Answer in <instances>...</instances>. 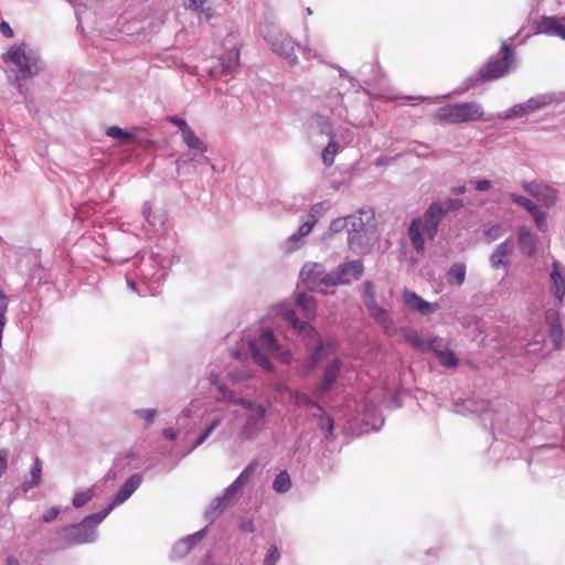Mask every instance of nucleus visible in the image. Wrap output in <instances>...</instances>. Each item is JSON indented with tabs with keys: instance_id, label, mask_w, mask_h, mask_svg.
<instances>
[{
	"instance_id": "obj_52",
	"label": "nucleus",
	"mask_w": 565,
	"mask_h": 565,
	"mask_svg": "<svg viewBox=\"0 0 565 565\" xmlns=\"http://www.w3.org/2000/svg\"><path fill=\"white\" fill-rule=\"evenodd\" d=\"M439 363L443 366L446 367H455L458 365V359L455 355V353L448 349H445L444 351L439 352V355L437 356Z\"/></svg>"
},
{
	"instance_id": "obj_39",
	"label": "nucleus",
	"mask_w": 565,
	"mask_h": 565,
	"mask_svg": "<svg viewBox=\"0 0 565 565\" xmlns=\"http://www.w3.org/2000/svg\"><path fill=\"white\" fill-rule=\"evenodd\" d=\"M291 488L290 476L287 470L280 471L274 479L273 489L277 493H286Z\"/></svg>"
},
{
	"instance_id": "obj_3",
	"label": "nucleus",
	"mask_w": 565,
	"mask_h": 565,
	"mask_svg": "<svg viewBox=\"0 0 565 565\" xmlns=\"http://www.w3.org/2000/svg\"><path fill=\"white\" fill-rule=\"evenodd\" d=\"M276 312L298 335L308 341L307 345L315 344L310 354L300 360L298 364L299 375L308 377L322 361L327 352V345L322 343L318 331L308 322L301 321L288 303H279L276 307Z\"/></svg>"
},
{
	"instance_id": "obj_28",
	"label": "nucleus",
	"mask_w": 565,
	"mask_h": 565,
	"mask_svg": "<svg viewBox=\"0 0 565 565\" xmlns=\"http://www.w3.org/2000/svg\"><path fill=\"white\" fill-rule=\"evenodd\" d=\"M209 162H210V160L204 153L196 152V151L195 152H192V151L183 152L182 154L179 156V158L175 161L177 172L179 174L188 172V168L191 163L202 166V164H207Z\"/></svg>"
},
{
	"instance_id": "obj_53",
	"label": "nucleus",
	"mask_w": 565,
	"mask_h": 565,
	"mask_svg": "<svg viewBox=\"0 0 565 565\" xmlns=\"http://www.w3.org/2000/svg\"><path fill=\"white\" fill-rule=\"evenodd\" d=\"M253 376L252 371L248 367L231 370L228 377L234 383H242L248 381Z\"/></svg>"
},
{
	"instance_id": "obj_12",
	"label": "nucleus",
	"mask_w": 565,
	"mask_h": 565,
	"mask_svg": "<svg viewBox=\"0 0 565 565\" xmlns=\"http://www.w3.org/2000/svg\"><path fill=\"white\" fill-rule=\"evenodd\" d=\"M514 36L502 42L500 58H490L482 67V76L487 82L499 79L515 68V54L512 49Z\"/></svg>"
},
{
	"instance_id": "obj_37",
	"label": "nucleus",
	"mask_w": 565,
	"mask_h": 565,
	"mask_svg": "<svg viewBox=\"0 0 565 565\" xmlns=\"http://www.w3.org/2000/svg\"><path fill=\"white\" fill-rule=\"evenodd\" d=\"M290 396L294 398L295 403L299 407L305 408H313L319 411L322 414V406L316 402L312 397H310L307 393L301 391H291Z\"/></svg>"
},
{
	"instance_id": "obj_43",
	"label": "nucleus",
	"mask_w": 565,
	"mask_h": 565,
	"mask_svg": "<svg viewBox=\"0 0 565 565\" xmlns=\"http://www.w3.org/2000/svg\"><path fill=\"white\" fill-rule=\"evenodd\" d=\"M529 115L525 103L516 104L499 115L500 119H513Z\"/></svg>"
},
{
	"instance_id": "obj_29",
	"label": "nucleus",
	"mask_w": 565,
	"mask_h": 565,
	"mask_svg": "<svg viewBox=\"0 0 565 565\" xmlns=\"http://www.w3.org/2000/svg\"><path fill=\"white\" fill-rule=\"evenodd\" d=\"M423 221L420 217L414 218L408 226V237L412 246L418 254H423L425 250V242L422 234Z\"/></svg>"
},
{
	"instance_id": "obj_9",
	"label": "nucleus",
	"mask_w": 565,
	"mask_h": 565,
	"mask_svg": "<svg viewBox=\"0 0 565 565\" xmlns=\"http://www.w3.org/2000/svg\"><path fill=\"white\" fill-rule=\"evenodd\" d=\"M258 467L257 460H252L238 475V477L224 489L223 493L216 497L205 512L206 519L213 521L225 510L227 504L246 487L252 480Z\"/></svg>"
},
{
	"instance_id": "obj_47",
	"label": "nucleus",
	"mask_w": 565,
	"mask_h": 565,
	"mask_svg": "<svg viewBox=\"0 0 565 565\" xmlns=\"http://www.w3.org/2000/svg\"><path fill=\"white\" fill-rule=\"evenodd\" d=\"M530 215L532 216L537 230L542 233L547 231L546 213L541 211L536 205L534 210H531Z\"/></svg>"
},
{
	"instance_id": "obj_15",
	"label": "nucleus",
	"mask_w": 565,
	"mask_h": 565,
	"mask_svg": "<svg viewBox=\"0 0 565 565\" xmlns=\"http://www.w3.org/2000/svg\"><path fill=\"white\" fill-rule=\"evenodd\" d=\"M491 427L500 431H505L513 438H523L526 431V420L520 414H513L509 418H504L502 412H497L491 419Z\"/></svg>"
},
{
	"instance_id": "obj_35",
	"label": "nucleus",
	"mask_w": 565,
	"mask_h": 565,
	"mask_svg": "<svg viewBox=\"0 0 565 565\" xmlns=\"http://www.w3.org/2000/svg\"><path fill=\"white\" fill-rule=\"evenodd\" d=\"M366 309L370 316L381 323L386 330L393 327L394 323L388 311L380 307L377 302L366 306Z\"/></svg>"
},
{
	"instance_id": "obj_25",
	"label": "nucleus",
	"mask_w": 565,
	"mask_h": 565,
	"mask_svg": "<svg viewBox=\"0 0 565 565\" xmlns=\"http://www.w3.org/2000/svg\"><path fill=\"white\" fill-rule=\"evenodd\" d=\"M403 298L409 309L419 312L423 316L430 315L439 309V305L437 302H428L412 290H405Z\"/></svg>"
},
{
	"instance_id": "obj_18",
	"label": "nucleus",
	"mask_w": 565,
	"mask_h": 565,
	"mask_svg": "<svg viewBox=\"0 0 565 565\" xmlns=\"http://www.w3.org/2000/svg\"><path fill=\"white\" fill-rule=\"evenodd\" d=\"M342 361L335 359L324 369L320 382L315 387V397L321 398L331 391V388L338 381V377L342 370Z\"/></svg>"
},
{
	"instance_id": "obj_10",
	"label": "nucleus",
	"mask_w": 565,
	"mask_h": 565,
	"mask_svg": "<svg viewBox=\"0 0 565 565\" xmlns=\"http://www.w3.org/2000/svg\"><path fill=\"white\" fill-rule=\"evenodd\" d=\"M260 32L274 53L285 58L290 65L298 64V57L295 54L296 41L288 32L274 22L267 21L262 25Z\"/></svg>"
},
{
	"instance_id": "obj_32",
	"label": "nucleus",
	"mask_w": 565,
	"mask_h": 565,
	"mask_svg": "<svg viewBox=\"0 0 565 565\" xmlns=\"http://www.w3.org/2000/svg\"><path fill=\"white\" fill-rule=\"evenodd\" d=\"M42 478V461L39 457H35L33 460V465L30 470V479H26L22 482L21 489L23 492H29L34 487H38L41 482Z\"/></svg>"
},
{
	"instance_id": "obj_27",
	"label": "nucleus",
	"mask_w": 565,
	"mask_h": 565,
	"mask_svg": "<svg viewBox=\"0 0 565 565\" xmlns=\"http://www.w3.org/2000/svg\"><path fill=\"white\" fill-rule=\"evenodd\" d=\"M562 98L555 93L539 94L529 98L525 103L529 114L543 110L552 105H557Z\"/></svg>"
},
{
	"instance_id": "obj_8",
	"label": "nucleus",
	"mask_w": 565,
	"mask_h": 565,
	"mask_svg": "<svg viewBox=\"0 0 565 565\" xmlns=\"http://www.w3.org/2000/svg\"><path fill=\"white\" fill-rule=\"evenodd\" d=\"M198 413V403L191 402L189 406L182 409L177 419L178 425L188 430L191 429V426L188 423L189 419H194L195 417H199L204 423V427L198 434L196 438L193 440L191 447L188 449L185 455L192 452L194 449L202 446L212 436L215 429L223 424L225 419V413L216 408L205 411L200 415Z\"/></svg>"
},
{
	"instance_id": "obj_20",
	"label": "nucleus",
	"mask_w": 565,
	"mask_h": 565,
	"mask_svg": "<svg viewBox=\"0 0 565 565\" xmlns=\"http://www.w3.org/2000/svg\"><path fill=\"white\" fill-rule=\"evenodd\" d=\"M550 279L551 294L557 301V305L561 306L565 297V267L562 266L557 260L552 263Z\"/></svg>"
},
{
	"instance_id": "obj_4",
	"label": "nucleus",
	"mask_w": 565,
	"mask_h": 565,
	"mask_svg": "<svg viewBox=\"0 0 565 565\" xmlns=\"http://www.w3.org/2000/svg\"><path fill=\"white\" fill-rule=\"evenodd\" d=\"M4 63H10L14 67L11 70L14 85L20 94H24L21 82L32 79L44 70V62L39 52L26 43H20L9 47L2 55Z\"/></svg>"
},
{
	"instance_id": "obj_11",
	"label": "nucleus",
	"mask_w": 565,
	"mask_h": 565,
	"mask_svg": "<svg viewBox=\"0 0 565 565\" xmlns=\"http://www.w3.org/2000/svg\"><path fill=\"white\" fill-rule=\"evenodd\" d=\"M483 116V108L476 102L457 103L439 107L434 119L438 122L446 124H462L481 119Z\"/></svg>"
},
{
	"instance_id": "obj_57",
	"label": "nucleus",
	"mask_w": 565,
	"mask_h": 565,
	"mask_svg": "<svg viewBox=\"0 0 565 565\" xmlns=\"http://www.w3.org/2000/svg\"><path fill=\"white\" fill-rule=\"evenodd\" d=\"M509 198L514 204L522 206L527 212H530L531 210H534L535 204L530 199H527L523 195L510 193Z\"/></svg>"
},
{
	"instance_id": "obj_62",
	"label": "nucleus",
	"mask_w": 565,
	"mask_h": 565,
	"mask_svg": "<svg viewBox=\"0 0 565 565\" xmlns=\"http://www.w3.org/2000/svg\"><path fill=\"white\" fill-rule=\"evenodd\" d=\"M316 224L315 220L307 218L297 230L298 235L306 238L311 233Z\"/></svg>"
},
{
	"instance_id": "obj_16",
	"label": "nucleus",
	"mask_w": 565,
	"mask_h": 565,
	"mask_svg": "<svg viewBox=\"0 0 565 565\" xmlns=\"http://www.w3.org/2000/svg\"><path fill=\"white\" fill-rule=\"evenodd\" d=\"M328 273L324 271V268L319 263H306L299 274L301 281L309 289H319L324 292L323 286L327 287V278Z\"/></svg>"
},
{
	"instance_id": "obj_33",
	"label": "nucleus",
	"mask_w": 565,
	"mask_h": 565,
	"mask_svg": "<svg viewBox=\"0 0 565 565\" xmlns=\"http://www.w3.org/2000/svg\"><path fill=\"white\" fill-rule=\"evenodd\" d=\"M467 267L463 263H455L450 266L446 274V279L449 285L460 287L466 279Z\"/></svg>"
},
{
	"instance_id": "obj_30",
	"label": "nucleus",
	"mask_w": 565,
	"mask_h": 565,
	"mask_svg": "<svg viewBox=\"0 0 565 565\" xmlns=\"http://www.w3.org/2000/svg\"><path fill=\"white\" fill-rule=\"evenodd\" d=\"M546 321L550 326V335L556 349H559L564 340V331L556 313L547 312Z\"/></svg>"
},
{
	"instance_id": "obj_17",
	"label": "nucleus",
	"mask_w": 565,
	"mask_h": 565,
	"mask_svg": "<svg viewBox=\"0 0 565 565\" xmlns=\"http://www.w3.org/2000/svg\"><path fill=\"white\" fill-rule=\"evenodd\" d=\"M142 475L141 473H135L130 476L125 483L120 487L118 492L115 494L110 503L104 508L102 511L105 513L106 516L109 515V513L116 508L125 503L132 493L140 487L142 483Z\"/></svg>"
},
{
	"instance_id": "obj_58",
	"label": "nucleus",
	"mask_w": 565,
	"mask_h": 565,
	"mask_svg": "<svg viewBox=\"0 0 565 565\" xmlns=\"http://www.w3.org/2000/svg\"><path fill=\"white\" fill-rule=\"evenodd\" d=\"M280 559V552L276 545H270L267 548L263 565H276Z\"/></svg>"
},
{
	"instance_id": "obj_41",
	"label": "nucleus",
	"mask_w": 565,
	"mask_h": 565,
	"mask_svg": "<svg viewBox=\"0 0 565 565\" xmlns=\"http://www.w3.org/2000/svg\"><path fill=\"white\" fill-rule=\"evenodd\" d=\"M405 340L416 349L420 351H427V341L422 338L418 331L416 330H406L404 334Z\"/></svg>"
},
{
	"instance_id": "obj_23",
	"label": "nucleus",
	"mask_w": 565,
	"mask_h": 565,
	"mask_svg": "<svg viewBox=\"0 0 565 565\" xmlns=\"http://www.w3.org/2000/svg\"><path fill=\"white\" fill-rule=\"evenodd\" d=\"M444 217L439 202H434L426 210L423 221V228L429 239H434L438 233V226Z\"/></svg>"
},
{
	"instance_id": "obj_49",
	"label": "nucleus",
	"mask_w": 565,
	"mask_h": 565,
	"mask_svg": "<svg viewBox=\"0 0 565 565\" xmlns=\"http://www.w3.org/2000/svg\"><path fill=\"white\" fill-rule=\"evenodd\" d=\"M95 497L93 489H88L86 491L76 492L73 497L72 503L73 507L79 509L87 504Z\"/></svg>"
},
{
	"instance_id": "obj_22",
	"label": "nucleus",
	"mask_w": 565,
	"mask_h": 565,
	"mask_svg": "<svg viewBox=\"0 0 565 565\" xmlns=\"http://www.w3.org/2000/svg\"><path fill=\"white\" fill-rule=\"evenodd\" d=\"M524 189L546 207L553 206L557 201V191L542 183H526Z\"/></svg>"
},
{
	"instance_id": "obj_19",
	"label": "nucleus",
	"mask_w": 565,
	"mask_h": 565,
	"mask_svg": "<svg viewBox=\"0 0 565 565\" xmlns=\"http://www.w3.org/2000/svg\"><path fill=\"white\" fill-rule=\"evenodd\" d=\"M207 527H204L191 535L180 539L173 545L170 557L172 559H180L186 556L206 535Z\"/></svg>"
},
{
	"instance_id": "obj_48",
	"label": "nucleus",
	"mask_w": 565,
	"mask_h": 565,
	"mask_svg": "<svg viewBox=\"0 0 565 565\" xmlns=\"http://www.w3.org/2000/svg\"><path fill=\"white\" fill-rule=\"evenodd\" d=\"M319 414L321 415V418L318 422V426L320 427L321 430H323L326 433V438L330 439L332 437L333 427H334L333 418L330 417L323 408H322V414L321 413H319Z\"/></svg>"
},
{
	"instance_id": "obj_14",
	"label": "nucleus",
	"mask_w": 565,
	"mask_h": 565,
	"mask_svg": "<svg viewBox=\"0 0 565 565\" xmlns=\"http://www.w3.org/2000/svg\"><path fill=\"white\" fill-rule=\"evenodd\" d=\"M239 68V50L236 45H232L224 54H222L213 65L206 71L213 78H221L224 75H234Z\"/></svg>"
},
{
	"instance_id": "obj_50",
	"label": "nucleus",
	"mask_w": 565,
	"mask_h": 565,
	"mask_svg": "<svg viewBox=\"0 0 565 565\" xmlns=\"http://www.w3.org/2000/svg\"><path fill=\"white\" fill-rule=\"evenodd\" d=\"M305 244V238L298 235L297 231L291 234L284 243V248L287 253H292L299 249Z\"/></svg>"
},
{
	"instance_id": "obj_21",
	"label": "nucleus",
	"mask_w": 565,
	"mask_h": 565,
	"mask_svg": "<svg viewBox=\"0 0 565 565\" xmlns=\"http://www.w3.org/2000/svg\"><path fill=\"white\" fill-rule=\"evenodd\" d=\"M516 243L522 255L533 258L537 249V236L526 226H520L516 231Z\"/></svg>"
},
{
	"instance_id": "obj_31",
	"label": "nucleus",
	"mask_w": 565,
	"mask_h": 565,
	"mask_svg": "<svg viewBox=\"0 0 565 565\" xmlns=\"http://www.w3.org/2000/svg\"><path fill=\"white\" fill-rule=\"evenodd\" d=\"M309 127L311 129H316L321 135L328 136L329 138L331 136H335L331 119L328 116L313 114L309 119Z\"/></svg>"
},
{
	"instance_id": "obj_64",
	"label": "nucleus",
	"mask_w": 565,
	"mask_h": 565,
	"mask_svg": "<svg viewBox=\"0 0 565 565\" xmlns=\"http://www.w3.org/2000/svg\"><path fill=\"white\" fill-rule=\"evenodd\" d=\"M9 300L8 297L0 290V324L7 323V310H8Z\"/></svg>"
},
{
	"instance_id": "obj_40",
	"label": "nucleus",
	"mask_w": 565,
	"mask_h": 565,
	"mask_svg": "<svg viewBox=\"0 0 565 565\" xmlns=\"http://www.w3.org/2000/svg\"><path fill=\"white\" fill-rule=\"evenodd\" d=\"M338 149H339V145L335 141V136H331L329 138L328 145L322 150V154H321L322 161L327 167H330L333 164Z\"/></svg>"
},
{
	"instance_id": "obj_56",
	"label": "nucleus",
	"mask_w": 565,
	"mask_h": 565,
	"mask_svg": "<svg viewBox=\"0 0 565 565\" xmlns=\"http://www.w3.org/2000/svg\"><path fill=\"white\" fill-rule=\"evenodd\" d=\"M329 209L328 202H318L313 204L309 211L308 218L315 220V223L319 221V218L327 212Z\"/></svg>"
},
{
	"instance_id": "obj_51",
	"label": "nucleus",
	"mask_w": 565,
	"mask_h": 565,
	"mask_svg": "<svg viewBox=\"0 0 565 565\" xmlns=\"http://www.w3.org/2000/svg\"><path fill=\"white\" fill-rule=\"evenodd\" d=\"M106 135L108 137H111L114 139H117L119 141H124V142L131 140L134 137L131 132L124 130L118 126L108 127L106 130Z\"/></svg>"
},
{
	"instance_id": "obj_45",
	"label": "nucleus",
	"mask_w": 565,
	"mask_h": 565,
	"mask_svg": "<svg viewBox=\"0 0 565 565\" xmlns=\"http://www.w3.org/2000/svg\"><path fill=\"white\" fill-rule=\"evenodd\" d=\"M503 232V225L500 223L489 224L483 227V235L489 243L499 239Z\"/></svg>"
},
{
	"instance_id": "obj_44",
	"label": "nucleus",
	"mask_w": 565,
	"mask_h": 565,
	"mask_svg": "<svg viewBox=\"0 0 565 565\" xmlns=\"http://www.w3.org/2000/svg\"><path fill=\"white\" fill-rule=\"evenodd\" d=\"M190 8L199 12V14L206 20L213 17V10L207 0H190Z\"/></svg>"
},
{
	"instance_id": "obj_2",
	"label": "nucleus",
	"mask_w": 565,
	"mask_h": 565,
	"mask_svg": "<svg viewBox=\"0 0 565 565\" xmlns=\"http://www.w3.org/2000/svg\"><path fill=\"white\" fill-rule=\"evenodd\" d=\"M166 275L164 259L159 254H143L134 262V268L126 273L127 287L142 297L153 296L159 292Z\"/></svg>"
},
{
	"instance_id": "obj_46",
	"label": "nucleus",
	"mask_w": 565,
	"mask_h": 565,
	"mask_svg": "<svg viewBox=\"0 0 565 565\" xmlns=\"http://www.w3.org/2000/svg\"><path fill=\"white\" fill-rule=\"evenodd\" d=\"M134 414L145 422L143 427L149 428L157 416V409L154 408H137Z\"/></svg>"
},
{
	"instance_id": "obj_61",
	"label": "nucleus",
	"mask_w": 565,
	"mask_h": 565,
	"mask_svg": "<svg viewBox=\"0 0 565 565\" xmlns=\"http://www.w3.org/2000/svg\"><path fill=\"white\" fill-rule=\"evenodd\" d=\"M168 121L179 129L181 136L184 135L185 131L191 129V127L188 125V122L181 117L171 116L168 118Z\"/></svg>"
},
{
	"instance_id": "obj_55",
	"label": "nucleus",
	"mask_w": 565,
	"mask_h": 565,
	"mask_svg": "<svg viewBox=\"0 0 565 565\" xmlns=\"http://www.w3.org/2000/svg\"><path fill=\"white\" fill-rule=\"evenodd\" d=\"M362 300L365 307L376 302L374 286L370 280H366L363 284Z\"/></svg>"
},
{
	"instance_id": "obj_36",
	"label": "nucleus",
	"mask_w": 565,
	"mask_h": 565,
	"mask_svg": "<svg viewBox=\"0 0 565 565\" xmlns=\"http://www.w3.org/2000/svg\"><path fill=\"white\" fill-rule=\"evenodd\" d=\"M297 306L303 311L306 318L312 319L316 316V300L312 296L299 292L296 296Z\"/></svg>"
},
{
	"instance_id": "obj_5",
	"label": "nucleus",
	"mask_w": 565,
	"mask_h": 565,
	"mask_svg": "<svg viewBox=\"0 0 565 565\" xmlns=\"http://www.w3.org/2000/svg\"><path fill=\"white\" fill-rule=\"evenodd\" d=\"M248 350L254 362L266 372L273 373L275 366L269 356L277 358L284 364L292 362V353L285 348L274 334L273 330L264 328L259 334L248 340Z\"/></svg>"
},
{
	"instance_id": "obj_7",
	"label": "nucleus",
	"mask_w": 565,
	"mask_h": 565,
	"mask_svg": "<svg viewBox=\"0 0 565 565\" xmlns=\"http://www.w3.org/2000/svg\"><path fill=\"white\" fill-rule=\"evenodd\" d=\"M348 245L356 254L365 253L375 241V215L374 211L363 207L358 213L349 215Z\"/></svg>"
},
{
	"instance_id": "obj_59",
	"label": "nucleus",
	"mask_w": 565,
	"mask_h": 565,
	"mask_svg": "<svg viewBox=\"0 0 565 565\" xmlns=\"http://www.w3.org/2000/svg\"><path fill=\"white\" fill-rule=\"evenodd\" d=\"M349 222V215L345 217H338L330 223L329 231L331 233H340L345 228L348 230Z\"/></svg>"
},
{
	"instance_id": "obj_34",
	"label": "nucleus",
	"mask_w": 565,
	"mask_h": 565,
	"mask_svg": "<svg viewBox=\"0 0 565 565\" xmlns=\"http://www.w3.org/2000/svg\"><path fill=\"white\" fill-rule=\"evenodd\" d=\"M142 217L148 224L147 231H157L158 226H162L164 223L163 214H156L152 212L151 204L149 202H145L142 205Z\"/></svg>"
},
{
	"instance_id": "obj_24",
	"label": "nucleus",
	"mask_w": 565,
	"mask_h": 565,
	"mask_svg": "<svg viewBox=\"0 0 565 565\" xmlns=\"http://www.w3.org/2000/svg\"><path fill=\"white\" fill-rule=\"evenodd\" d=\"M537 33L559 36L565 40V18L564 17H542L536 22Z\"/></svg>"
},
{
	"instance_id": "obj_6",
	"label": "nucleus",
	"mask_w": 565,
	"mask_h": 565,
	"mask_svg": "<svg viewBox=\"0 0 565 565\" xmlns=\"http://www.w3.org/2000/svg\"><path fill=\"white\" fill-rule=\"evenodd\" d=\"M107 516L103 511L85 516L79 523L68 524L56 531L55 543L57 548H67L75 545L96 542L98 537L97 526Z\"/></svg>"
},
{
	"instance_id": "obj_60",
	"label": "nucleus",
	"mask_w": 565,
	"mask_h": 565,
	"mask_svg": "<svg viewBox=\"0 0 565 565\" xmlns=\"http://www.w3.org/2000/svg\"><path fill=\"white\" fill-rule=\"evenodd\" d=\"M427 350H431L436 353V355H439L440 351H444L446 348L444 339L439 337H434L427 341Z\"/></svg>"
},
{
	"instance_id": "obj_42",
	"label": "nucleus",
	"mask_w": 565,
	"mask_h": 565,
	"mask_svg": "<svg viewBox=\"0 0 565 565\" xmlns=\"http://www.w3.org/2000/svg\"><path fill=\"white\" fill-rule=\"evenodd\" d=\"M483 82H487V81L483 78L482 71L480 68L478 71V73L467 77L463 81L462 86H460L458 89H456L454 94H462V93L469 90L470 88L476 87L477 85H479L480 83H483Z\"/></svg>"
},
{
	"instance_id": "obj_1",
	"label": "nucleus",
	"mask_w": 565,
	"mask_h": 565,
	"mask_svg": "<svg viewBox=\"0 0 565 565\" xmlns=\"http://www.w3.org/2000/svg\"><path fill=\"white\" fill-rule=\"evenodd\" d=\"M210 383L221 393V401L238 405L245 409L242 424L237 430V439L241 443L253 441L266 429L268 424V409L270 404L258 403L254 399L239 397L236 393L222 384L213 372L210 374Z\"/></svg>"
},
{
	"instance_id": "obj_26",
	"label": "nucleus",
	"mask_w": 565,
	"mask_h": 565,
	"mask_svg": "<svg viewBox=\"0 0 565 565\" xmlns=\"http://www.w3.org/2000/svg\"><path fill=\"white\" fill-rule=\"evenodd\" d=\"M514 250V243L511 239H505L504 242L498 244L490 255L489 262L490 266L493 269L508 268L509 266V256Z\"/></svg>"
},
{
	"instance_id": "obj_13",
	"label": "nucleus",
	"mask_w": 565,
	"mask_h": 565,
	"mask_svg": "<svg viewBox=\"0 0 565 565\" xmlns=\"http://www.w3.org/2000/svg\"><path fill=\"white\" fill-rule=\"evenodd\" d=\"M363 263L361 260H350L339 265L337 268L328 273L327 288L339 285L351 284L352 279H360L363 275Z\"/></svg>"
},
{
	"instance_id": "obj_54",
	"label": "nucleus",
	"mask_w": 565,
	"mask_h": 565,
	"mask_svg": "<svg viewBox=\"0 0 565 565\" xmlns=\"http://www.w3.org/2000/svg\"><path fill=\"white\" fill-rule=\"evenodd\" d=\"M439 206L443 210L444 216L454 211H458L463 206V201L461 199H447L443 202H439Z\"/></svg>"
},
{
	"instance_id": "obj_38",
	"label": "nucleus",
	"mask_w": 565,
	"mask_h": 565,
	"mask_svg": "<svg viewBox=\"0 0 565 565\" xmlns=\"http://www.w3.org/2000/svg\"><path fill=\"white\" fill-rule=\"evenodd\" d=\"M181 137L190 150L201 153H205L207 151V146L195 135L192 129L185 131V134Z\"/></svg>"
},
{
	"instance_id": "obj_63",
	"label": "nucleus",
	"mask_w": 565,
	"mask_h": 565,
	"mask_svg": "<svg viewBox=\"0 0 565 565\" xmlns=\"http://www.w3.org/2000/svg\"><path fill=\"white\" fill-rule=\"evenodd\" d=\"M316 224L315 220L307 218L297 230L298 235L306 238L311 233Z\"/></svg>"
}]
</instances>
